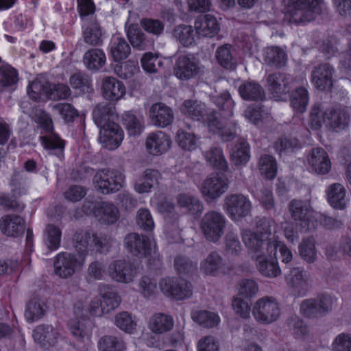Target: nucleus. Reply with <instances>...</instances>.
Masks as SVG:
<instances>
[{
  "mask_svg": "<svg viewBox=\"0 0 351 351\" xmlns=\"http://www.w3.org/2000/svg\"><path fill=\"white\" fill-rule=\"evenodd\" d=\"M103 33L97 22H92L84 29L82 38L86 44L91 46H99L103 43Z\"/></svg>",
  "mask_w": 351,
  "mask_h": 351,
  "instance_id": "e433bc0d",
  "label": "nucleus"
},
{
  "mask_svg": "<svg viewBox=\"0 0 351 351\" xmlns=\"http://www.w3.org/2000/svg\"><path fill=\"white\" fill-rule=\"evenodd\" d=\"M229 187L228 179L219 173H212L204 179L199 186L206 202H212L219 199Z\"/></svg>",
  "mask_w": 351,
  "mask_h": 351,
  "instance_id": "f8f14e48",
  "label": "nucleus"
},
{
  "mask_svg": "<svg viewBox=\"0 0 351 351\" xmlns=\"http://www.w3.org/2000/svg\"><path fill=\"white\" fill-rule=\"evenodd\" d=\"M25 228L24 219L17 215H6L0 219V230L8 237H19L23 234Z\"/></svg>",
  "mask_w": 351,
  "mask_h": 351,
  "instance_id": "b1692460",
  "label": "nucleus"
},
{
  "mask_svg": "<svg viewBox=\"0 0 351 351\" xmlns=\"http://www.w3.org/2000/svg\"><path fill=\"white\" fill-rule=\"evenodd\" d=\"M182 112L194 120H199L206 112L205 104L197 101H185L182 106Z\"/></svg>",
  "mask_w": 351,
  "mask_h": 351,
  "instance_id": "864d4df0",
  "label": "nucleus"
},
{
  "mask_svg": "<svg viewBox=\"0 0 351 351\" xmlns=\"http://www.w3.org/2000/svg\"><path fill=\"white\" fill-rule=\"evenodd\" d=\"M171 137L162 131L150 133L146 138L145 147L147 152L153 156L166 153L171 146Z\"/></svg>",
  "mask_w": 351,
  "mask_h": 351,
  "instance_id": "f3484780",
  "label": "nucleus"
},
{
  "mask_svg": "<svg viewBox=\"0 0 351 351\" xmlns=\"http://www.w3.org/2000/svg\"><path fill=\"white\" fill-rule=\"evenodd\" d=\"M215 56L218 63L221 66L226 69H232L234 67L230 45L225 44L219 47L217 49Z\"/></svg>",
  "mask_w": 351,
  "mask_h": 351,
  "instance_id": "052dcab7",
  "label": "nucleus"
},
{
  "mask_svg": "<svg viewBox=\"0 0 351 351\" xmlns=\"http://www.w3.org/2000/svg\"><path fill=\"white\" fill-rule=\"evenodd\" d=\"M93 181L97 191L109 194L119 191L123 186L125 176L119 171L106 169L98 171Z\"/></svg>",
  "mask_w": 351,
  "mask_h": 351,
  "instance_id": "423d86ee",
  "label": "nucleus"
},
{
  "mask_svg": "<svg viewBox=\"0 0 351 351\" xmlns=\"http://www.w3.org/2000/svg\"><path fill=\"white\" fill-rule=\"evenodd\" d=\"M124 245L134 256L149 258V261L153 258L160 263L156 243L154 239L137 233H131L125 237Z\"/></svg>",
  "mask_w": 351,
  "mask_h": 351,
  "instance_id": "39448f33",
  "label": "nucleus"
},
{
  "mask_svg": "<svg viewBox=\"0 0 351 351\" xmlns=\"http://www.w3.org/2000/svg\"><path fill=\"white\" fill-rule=\"evenodd\" d=\"M276 230V223L271 218H261L256 222V231L243 228L241 236L245 246L253 254H261L266 252L268 242H273L271 237Z\"/></svg>",
  "mask_w": 351,
  "mask_h": 351,
  "instance_id": "f257e3e1",
  "label": "nucleus"
},
{
  "mask_svg": "<svg viewBox=\"0 0 351 351\" xmlns=\"http://www.w3.org/2000/svg\"><path fill=\"white\" fill-rule=\"evenodd\" d=\"M206 123L210 132L219 134L223 141H230L237 134V127L234 123H231L228 128L226 125L218 119L216 113L211 111L207 114Z\"/></svg>",
  "mask_w": 351,
  "mask_h": 351,
  "instance_id": "412c9836",
  "label": "nucleus"
},
{
  "mask_svg": "<svg viewBox=\"0 0 351 351\" xmlns=\"http://www.w3.org/2000/svg\"><path fill=\"white\" fill-rule=\"evenodd\" d=\"M281 307L278 300L271 296L256 300L252 305V314L259 324L269 325L276 322L281 315Z\"/></svg>",
  "mask_w": 351,
  "mask_h": 351,
  "instance_id": "7ed1b4c3",
  "label": "nucleus"
},
{
  "mask_svg": "<svg viewBox=\"0 0 351 351\" xmlns=\"http://www.w3.org/2000/svg\"><path fill=\"white\" fill-rule=\"evenodd\" d=\"M149 117L154 125L165 128L173 122L174 114L173 110L163 103H156L149 108Z\"/></svg>",
  "mask_w": 351,
  "mask_h": 351,
  "instance_id": "4be33fe9",
  "label": "nucleus"
},
{
  "mask_svg": "<svg viewBox=\"0 0 351 351\" xmlns=\"http://www.w3.org/2000/svg\"><path fill=\"white\" fill-rule=\"evenodd\" d=\"M110 53L114 61H121L130 55V47L124 38L114 37L110 43Z\"/></svg>",
  "mask_w": 351,
  "mask_h": 351,
  "instance_id": "ea45409f",
  "label": "nucleus"
},
{
  "mask_svg": "<svg viewBox=\"0 0 351 351\" xmlns=\"http://www.w3.org/2000/svg\"><path fill=\"white\" fill-rule=\"evenodd\" d=\"M99 351H125L124 341L114 336H104L98 342Z\"/></svg>",
  "mask_w": 351,
  "mask_h": 351,
  "instance_id": "5fc2aeb1",
  "label": "nucleus"
},
{
  "mask_svg": "<svg viewBox=\"0 0 351 351\" xmlns=\"http://www.w3.org/2000/svg\"><path fill=\"white\" fill-rule=\"evenodd\" d=\"M123 138V130L114 121L99 130V142L104 147L109 150H114L118 148Z\"/></svg>",
  "mask_w": 351,
  "mask_h": 351,
  "instance_id": "4468645a",
  "label": "nucleus"
},
{
  "mask_svg": "<svg viewBox=\"0 0 351 351\" xmlns=\"http://www.w3.org/2000/svg\"><path fill=\"white\" fill-rule=\"evenodd\" d=\"M191 316L195 322L204 328L215 327L221 321L217 313L205 310L193 311Z\"/></svg>",
  "mask_w": 351,
  "mask_h": 351,
  "instance_id": "c9c22d12",
  "label": "nucleus"
},
{
  "mask_svg": "<svg viewBox=\"0 0 351 351\" xmlns=\"http://www.w3.org/2000/svg\"><path fill=\"white\" fill-rule=\"evenodd\" d=\"M127 36L131 45L134 48L141 50L146 49L147 40L145 38V34L136 26L132 25L128 27Z\"/></svg>",
  "mask_w": 351,
  "mask_h": 351,
  "instance_id": "e2e57ef3",
  "label": "nucleus"
},
{
  "mask_svg": "<svg viewBox=\"0 0 351 351\" xmlns=\"http://www.w3.org/2000/svg\"><path fill=\"white\" fill-rule=\"evenodd\" d=\"M263 56L264 60L271 66L281 67L286 64L287 56L285 51L278 47L266 48Z\"/></svg>",
  "mask_w": 351,
  "mask_h": 351,
  "instance_id": "c03bdc74",
  "label": "nucleus"
},
{
  "mask_svg": "<svg viewBox=\"0 0 351 351\" xmlns=\"http://www.w3.org/2000/svg\"><path fill=\"white\" fill-rule=\"evenodd\" d=\"M101 91L103 97L110 101L122 99L126 93L124 84L112 76H105L101 81Z\"/></svg>",
  "mask_w": 351,
  "mask_h": 351,
  "instance_id": "dca6fc26",
  "label": "nucleus"
},
{
  "mask_svg": "<svg viewBox=\"0 0 351 351\" xmlns=\"http://www.w3.org/2000/svg\"><path fill=\"white\" fill-rule=\"evenodd\" d=\"M85 263L84 255L60 252L54 261V272L61 278H68L81 270Z\"/></svg>",
  "mask_w": 351,
  "mask_h": 351,
  "instance_id": "0eeeda50",
  "label": "nucleus"
},
{
  "mask_svg": "<svg viewBox=\"0 0 351 351\" xmlns=\"http://www.w3.org/2000/svg\"><path fill=\"white\" fill-rule=\"evenodd\" d=\"M62 232L60 228L53 224H48L43 234V241L50 250H56L60 245Z\"/></svg>",
  "mask_w": 351,
  "mask_h": 351,
  "instance_id": "37998d69",
  "label": "nucleus"
},
{
  "mask_svg": "<svg viewBox=\"0 0 351 351\" xmlns=\"http://www.w3.org/2000/svg\"><path fill=\"white\" fill-rule=\"evenodd\" d=\"M197 33L202 36L213 37L219 31V24L216 18L206 14L199 16L195 22Z\"/></svg>",
  "mask_w": 351,
  "mask_h": 351,
  "instance_id": "c756f323",
  "label": "nucleus"
},
{
  "mask_svg": "<svg viewBox=\"0 0 351 351\" xmlns=\"http://www.w3.org/2000/svg\"><path fill=\"white\" fill-rule=\"evenodd\" d=\"M258 168L263 177L268 180L274 179L277 173V162L271 155L265 154L258 160Z\"/></svg>",
  "mask_w": 351,
  "mask_h": 351,
  "instance_id": "a19ab883",
  "label": "nucleus"
},
{
  "mask_svg": "<svg viewBox=\"0 0 351 351\" xmlns=\"http://www.w3.org/2000/svg\"><path fill=\"white\" fill-rule=\"evenodd\" d=\"M176 141L178 146L183 150L191 152L198 146V138L190 132L183 129L178 130L176 136Z\"/></svg>",
  "mask_w": 351,
  "mask_h": 351,
  "instance_id": "79ce46f5",
  "label": "nucleus"
},
{
  "mask_svg": "<svg viewBox=\"0 0 351 351\" xmlns=\"http://www.w3.org/2000/svg\"><path fill=\"white\" fill-rule=\"evenodd\" d=\"M83 61L88 69L98 71L106 64V57L101 49L94 48L84 53Z\"/></svg>",
  "mask_w": 351,
  "mask_h": 351,
  "instance_id": "f704fd0d",
  "label": "nucleus"
},
{
  "mask_svg": "<svg viewBox=\"0 0 351 351\" xmlns=\"http://www.w3.org/2000/svg\"><path fill=\"white\" fill-rule=\"evenodd\" d=\"M328 108L324 104H315L313 106L310 114V124L313 129L317 130L324 123L326 125V110Z\"/></svg>",
  "mask_w": 351,
  "mask_h": 351,
  "instance_id": "4d7b16f0",
  "label": "nucleus"
},
{
  "mask_svg": "<svg viewBox=\"0 0 351 351\" xmlns=\"http://www.w3.org/2000/svg\"><path fill=\"white\" fill-rule=\"evenodd\" d=\"M326 116V126L336 132L343 130L348 124V114L341 108H328Z\"/></svg>",
  "mask_w": 351,
  "mask_h": 351,
  "instance_id": "c85d7f7f",
  "label": "nucleus"
},
{
  "mask_svg": "<svg viewBox=\"0 0 351 351\" xmlns=\"http://www.w3.org/2000/svg\"><path fill=\"white\" fill-rule=\"evenodd\" d=\"M200 67L195 58L191 54L180 56L174 68L175 75L181 80H187L196 76Z\"/></svg>",
  "mask_w": 351,
  "mask_h": 351,
  "instance_id": "2eb2a0df",
  "label": "nucleus"
},
{
  "mask_svg": "<svg viewBox=\"0 0 351 351\" xmlns=\"http://www.w3.org/2000/svg\"><path fill=\"white\" fill-rule=\"evenodd\" d=\"M237 296L250 298L256 295L258 291V284L252 279H242L237 286Z\"/></svg>",
  "mask_w": 351,
  "mask_h": 351,
  "instance_id": "13d9d810",
  "label": "nucleus"
},
{
  "mask_svg": "<svg viewBox=\"0 0 351 351\" xmlns=\"http://www.w3.org/2000/svg\"><path fill=\"white\" fill-rule=\"evenodd\" d=\"M108 273L114 280L126 284L132 282L137 274L136 269L125 260H117L110 263Z\"/></svg>",
  "mask_w": 351,
  "mask_h": 351,
  "instance_id": "ddd939ff",
  "label": "nucleus"
},
{
  "mask_svg": "<svg viewBox=\"0 0 351 351\" xmlns=\"http://www.w3.org/2000/svg\"><path fill=\"white\" fill-rule=\"evenodd\" d=\"M122 123L130 136L140 135L144 128L142 117H137L132 112H126L122 116Z\"/></svg>",
  "mask_w": 351,
  "mask_h": 351,
  "instance_id": "4c0bfd02",
  "label": "nucleus"
},
{
  "mask_svg": "<svg viewBox=\"0 0 351 351\" xmlns=\"http://www.w3.org/2000/svg\"><path fill=\"white\" fill-rule=\"evenodd\" d=\"M178 277H165L160 279L158 282L159 289L167 298L176 300V286Z\"/></svg>",
  "mask_w": 351,
  "mask_h": 351,
  "instance_id": "69168bd1",
  "label": "nucleus"
},
{
  "mask_svg": "<svg viewBox=\"0 0 351 351\" xmlns=\"http://www.w3.org/2000/svg\"><path fill=\"white\" fill-rule=\"evenodd\" d=\"M94 122L100 128L108 126L112 121L115 122L118 115L110 104H98L93 112Z\"/></svg>",
  "mask_w": 351,
  "mask_h": 351,
  "instance_id": "2f4dec72",
  "label": "nucleus"
},
{
  "mask_svg": "<svg viewBox=\"0 0 351 351\" xmlns=\"http://www.w3.org/2000/svg\"><path fill=\"white\" fill-rule=\"evenodd\" d=\"M52 90L51 85L39 80H36L31 82L27 87V94L34 101H38L43 97L49 96L50 91Z\"/></svg>",
  "mask_w": 351,
  "mask_h": 351,
  "instance_id": "de8ad7c7",
  "label": "nucleus"
},
{
  "mask_svg": "<svg viewBox=\"0 0 351 351\" xmlns=\"http://www.w3.org/2000/svg\"><path fill=\"white\" fill-rule=\"evenodd\" d=\"M308 103V94L304 88H297L291 95V106L297 112L302 113Z\"/></svg>",
  "mask_w": 351,
  "mask_h": 351,
  "instance_id": "6e6d98bb",
  "label": "nucleus"
},
{
  "mask_svg": "<svg viewBox=\"0 0 351 351\" xmlns=\"http://www.w3.org/2000/svg\"><path fill=\"white\" fill-rule=\"evenodd\" d=\"M277 250V243L268 242L266 252L254 256L257 270L265 277L275 278L281 273L276 257Z\"/></svg>",
  "mask_w": 351,
  "mask_h": 351,
  "instance_id": "6e6552de",
  "label": "nucleus"
},
{
  "mask_svg": "<svg viewBox=\"0 0 351 351\" xmlns=\"http://www.w3.org/2000/svg\"><path fill=\"white\" fill-rule=\"evenodd\" d=\"M93 215L96 219L102 224L115 223L119 219V211L113 204L102 202L94 208Z\"/></svg>",
  "mask_w": 351,
  "mask_h": 351,
  "instance_id": "393cba45",
  "label": "nucleus"
},
{
  "mask_svg": "<svg viewBox=\"0 0 351 351\" xmlns=\"http://www.w3.org/2000/svg\"><path fill=\"white\" fill-rule=\"evenodd\" d=\"M320 4V0H284V11L290 23L300 24L315 19Z\"/></svg>",
  "mask_w": 351,
  "mask_h": 351,
  "instance_id": "f03ea898",
  "label": "nucleus"
},
{
  "mask_svg": "<svg viewBox=\"0 0 351 351\" xmlns=\"http://www.w3.org/2000/svg\"><path fill=\"white\" fill-rule=\"evenodd\" d=\"M231 157L237 165L246 163L250 158L248 144L241 141L236 145L232 149Z\"/></svg>",
  "mask_w": 351,
  "mask_h": 351,
  "instance_id": "680f3d73",
  "label": "nucleus"
},
{
  "mask_svg": "<svg viewBox=\"0 0 351 351\" xmlns=\"http://www.w3.org/2000/svg\"><path fill=\"white\" fill-rule=\"evenodd\" d=\"M291 218L300 226V230L306 231L315 228L319 213L313 210L309 202L293 199L289 204Z\"/></svg>",
  "mask_w": 351,
  "mask_h": 351,
  "instance_id": "20e7f679",
  "label": "nucleus"
},
{
  "mask_svg": "<svg viewBox=\"0 0 351 351\" xmlns=\"http://www.w3.org/2000/svg\"><path fill=\"white\" fill-rule=\"evenodd\" d=\"M212 101L221 110V116L223 120H228L232 117L234 103L229 93L225 92L219 95H213Z\"/></svg>",
  "mask_w": 351,
  "mask_h": 351,
  "instance_id": "58836bf2",
  "label": "nucleus"
},
{
  "mask_svg": "<svg viewBox=\"0 0 351 351\" xmlns=\"http://www.w3.org/2000/svg\"><path fill=\"white\" fill-rule=\"evenodd\" d=\"M32 335L36 342L44 346H53L61 338L59 329L51 325L38 326L34 330Z\"/></svg>",
  "mask_w": 351,
  "mask_h": 351,
  "instance_id": "5701e85b",
  "label": "nucleus"
},
{
  "mask_svg": "<svg viewBox=\"0 0 351 351\" xmlns=\"http://www.w3.org/2000/svg\"><path fill=\"white\" fill-rule=\"evenodd\" d=\"M333 73L334 69L329 64H319L312 71V83L319 90H330L333 86Z\"/></svg>",
  "mask_w": 351,
  "mask_h": 351,
  "instance_id": "6ab92c4d",
  "label": "nucleus"
},
{
  "mask_svg": "<svg viewBox=\"0 0 351 351\" xmlns=\"http://www.w3.org/2000/svg\"><path fill=\"white\" fill-rule=\"evenodd\" d=\"M222 265V257L219 253L213 252L201 261L199 270L204 275L215 276L218 274Z\"/></svg>",
  "mask_w": 351,
  "mask_h": 351,
  "instance_id": "473e14b6",
  "label": "nucleus"
},
{
  "mask_svg": "<svg viewBox=\"0 0 351 351\" xmlns=\"http://www.w3.org/2000/svg\"><path fill=\"white\" fill-rule=\"evenodd\" d=\"M226 223V219L221 213L210 210L202 217L200 228L206 239L215 243L221 238Z\"/></svg>",
  "mask_w": 351,
  "mask_h": 351,
  "instance_id": "9d476101",
  "label": "nucleus"
},
{
  "mask_svg": "<svg viewBox=\"0 0 351 351\" xmlns=\"http://www.w3.org/2000/svg\"><path fill=\"white\" fill-rule=\"evenodd\" d=\"M239 91L241 97L246 100H258L265 97V92L262 87L252 82L241 85Z\"/></svg>",
  "mask_w": 351,
  "mask_h": 351,
  "instance_id": "a18cd8bd",
  "label": "nucleus"
},
{
  "mask_svg": "<svg viewBox=\"0 0 351 351\" xmlns=\"http://www.w3.org/2000/svg\"><path fill=\"white\" fill-rule=\"evenodd\" d=\"M326 193L328 202L332 208L338 210L346 208L349 198L343 185L339 183L330 184L326 190Z\"/></svg>",
  "mask_w": 351,
  "mask_h": 351,
  "instance_id": "bb28decb",
  "label": "nucleus"
},
{
  "mask_svg": "<svg viewBox=\"0 0 351 351\" xmlns=\"http://www.w3.org/2000/svg\"><path fill=\"white\" fill-rule=\"evenodd\" d=\"M288 286L298 295L306 294L309 288V275L303 267H296L290 269L286 276Z\"/></svg>",
  "mask_w": 351,
  "mask_h": 351,
  "instance_id": "a211bd4d",
  "label": "nucleus"
},
{
  "mask_svg": "<svg viewBox=\"0 0 351 351\" xmlns=\"http://www.w3.org/2000/svg\"><path fill=\"white\" fill-rule=\"evenodd\" d=\"M45 313V304L41 300L34 299L27 305L25 317L32 323L40 319Z\"/></svg>",
  "mask_w": 351,
  "mask_h": 351,
  "instance_id": "603ef678",
  "label": "nucleus"
},
{
  "mask_svg": "<svg viewBox=\"0 0 351 351\" xmlns=\"http://www.w3.org/2000/svg\"><path fill=\"white\" fill-rule=\"evenodd\" d=\"M173 38L185 47L191 45L195 40V33L191 25H180L172 32Z\"/></svg>",
  "mask_w": 351,
  "mask_h": 351,
  "instance_id": "09e8293b",
  "label": "nucleus"
},
{
  "mask_svg": "<svg viewBox=\"0 0 351 351\" xmlns=\"http://www.w3.org/2000/svg\"><path fill=\"white\" fill-rule=\"evenodd\" d=\"M311 170L317 174H327L331 169V162L328 153L322 148L313 149L308 157Z\"/></svg>",
  "mask_w": 351,
  "mask_h": 351,
  "instance_id": "aec40b11",
  "label": "nucleus"
},
{
  "mask_svg": "<svg viewBox=\"0 0 351 351\" xmlns=\"http://www.w3.org/2000/svg\"><path fill=\"white\" fill-rule=\"evenodd\" d=\"M223 208L232 221L238 222L250 214L252 203L242 194H230L224 198Z\"/></svg>",
  "mask_w": 351,
  "mask_h": 351,
  "instance_id": "9b49d317",
  "label": "nucleus"
},
{
  "mask_svg": "<svg viewBox=\"0 0 351 351\" xmlns=\"http://www.w3.org/2000/svg\"><path fill=\"white\" fill-rule=\"evenodd\" d=\"M68 329L77 342L86 345L91 342L93 326L90 324L77 319H71L68 322Z\"/></svg>",
  "mask_w": 351,
  "mask_h": 351,
  "instance_id": "a878e982",
  "label": "nucleus"
},
{
  "mask_svg": "<svg viewBox=\"0 0 351 351\" xmlns=\"http://www.w3.org/2000/svg\"><path fill=\"white\" fill-rule=\"evenodd\" d=\"M300 256L308 263H313L317 258L315 241L313 239H306L299 246Z\"/></svg>",
  "mask_w": 351,
  "mask_h": 351,
  "instance_id": "0e129e2a",
  "label": "nucleus"
},
{
  "mask_svg": "<svg viewBox=\"0 0 351 351\" xmlns=\"http://www.w3.org/2000/svg\"><path fill=\"white\" fill-rule=\"evenodd\" d=\"M161 177L160 173L154 169H147L141 177L134 184V190L136 193L142 194L149 193L155 184H157Z\"/></svg>",
  "mask_w": 351,
  "mask_h": 351,
  "instance_id": "7c9ffc66",
  "label": "nucleus"
},
{
  "mask_svg": "<svg viewBox=\"0 0 351 351\" xmlns=\"http://www.w3.org/2000/svg\"><path fill=\"white\" fill-rule=\"evenodd\" d=\"M205 158L209 165L217 169L225 171L228 169V164L223 154L218 147L211 148L207 151L205 154Z\"/></svg>",
  "mask_w": 351,
  "mask_h": 351,
  "instance_id": "3c124183",
  "label": "nucleus"
},
{
  "mask_svg": "<svg viewBox=\"0 0 351 351\" xmlns=\"http://www.w3.org/2000/svg\"><path fill=\"white\" fill-rule=\"evenodd\" d=\"M77 255L86 256L93 252H101L108 243V238L84 231L77 232L73 237Z\"/></svg>",
  "mask_w": 351,
  "mask_h": 351,
  "instance_id": "1a4fd4ad",
  "label": "nucleus"
},
{
  "mask_svg": "<svg viewBox=\"0 0 351 351\" xmlns=\"http://www.w3.org/2000/svg\"><path fill=\"white\" fill-rule=\"evenodd\" d=\"M174 326L172 316L157 313L152 315L148 322L149 329L156 335H162L171 331Z\"/></svg>",
  "mask_w": 351,
  "mask_h": 351,
  "instance_id": "cd10ccee",
  "label": "nucleus"
},
{
  "mask_svg": "<svg viewBox=\"0 0 351 351\" xmlns=\"http://www.w3.org/2000/svg\"><path fill=\"white\" fill-rule=\"evenodd\" d=\"M178 205L185 209V212L193 215L199 214L203 210V205L197 197L186 194H181L178 196Z\"/></svg>",
  "mask_w": 351,
  "mask_h": 351,
  "instance_id": "49530a36",
  "label": "nucleus"
},
{
  "mask_svg": "<svg viewBox=\"0 0 351 351\" xmlns=\"http://www.w3.org/2000/svg\"><path fill=\"white\" fill-rule=\"evenodd\" d=\"M114 324L122 331L134 334L136 330V321L132 315L126 311L117 313L114 317Z\"/></svg>",
  "mask_w": 351,
  "mask_h": 351,
  "instance_id": "8fccbe9b",
  "label": "nucleus"
},
{
  "mask_svg": "<svg viewBox=\"0 0 351 351\" xmlns=\"http://www.w3.org/2000/svg\"><path fill=\"white\" fill-rule=\"evenodd\" d=\"M332 351H351V334L341 332L337 335L331 343Z\"/></svg>",
  "mask_w": 351,
  "mask_h": 351,
  "instance_id": "774afa93",
  "label": "nucleus"
},
{
  "mask_svg": "<svg viewBox=\"0 0 351 351\" xmlns=\"http://www.w3.org/2000/svg\"><path fill=\"white\" fill-rule=\"evenodd\" d=\"M143 69L147 73H156L163 66V61L152 52L145 53L141 60Z\"/></svg>",
  "mask_w": 351,
  "mask_h": 351,
  "instance_id": "bf43d9fd",
  "label": "nucleus"
},
{
  "mask_svg": "<svg viewBox=\"0 0 351 351\" xmlns=\"http://www.w3.org/2000/svg\"><path fill=\"white\" fill-rule=\"evenodd\" d=\"M232 306L234 313L241 318L247 319L250 317L252 308L249 303L241 297H234Z\"/></svg>",
  "mask_w": 351,
  "mask_h": 351,
  "instance_id": "338daca9",
  "label": "nucleus"
},
{
  "mask_svg": "<svg viewBox=\"0 0 351 351\" xmlns=\"http://www.w3.org/2000/svg\"><path fill=\"white\" fill-rule=\"evenodd\" d=\"M288 77L285 73H278L267 77L268 88L274 97L288 92Z\"/></svg>",
  "mask_w": 351,
  "mask_h": 351,
  "instance_id": "72a5a7b5",
  "label": "nucleus"
}]
</instances>
